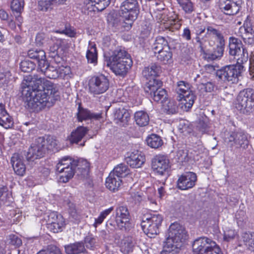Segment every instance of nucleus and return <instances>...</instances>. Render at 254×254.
Returning a JSON list of instances; mask_svg holds the SVG:
<instances>
[{
  "label": "nucleus",
  "mask_w": 254,
  "mask_h": 254,
  "mask_svg": "<svg viewBox=\"0 0 254 254\" xmlns=\"http://www.w3.org/2000/svg\"><path fill=\"white\" fill-rule=\"evenodd\" d=\"M254 31V27L252 25L251 20L249 16H247L243 25L240 27L237 34L239 36L243 38L245 35H247Z\"/></svg>",
  "instance_id": "obj_33"
},
{
  "label": "nucleus",
  "mask_w": 254,
  "mask_h": 254,
  "mask_svg": "<svg viewBox=\"0 0 254 254\" xmlns=\"http://www.w3.org/2000/svg\"><path fill=\"white\" fill-rule=\"evenodd\" d=\"M214 85L211 82H201L198 85V88L201 91L211 92L213 90Z\"/></svg>",
  "instance_id": "obj_57"
},
{
  "label": "nucleus",
  "mask_w": 254,
  "mask_h": 254,
  "mask_svg": "<svg viewBox=\"0 0 254 254\" xmlns=\"http://www.w3.org/2000/svg\"><path fill=\"white\" fill-rule=\"evenodd\" d=\"M45 52L43 50H30L28 52V56L30 59L38 61L41 58H45Z\"/></svg>",
  "instance_id": "obj_46"
},
{
  "label": "nucleus",
  "mask_w": 254,
  "mask_h": 254,
  "mask_svg": "<svg viewBox=\"0 0 254 254\" xmlns=\"http://www.w3.org/2000/svg\"><path fill=\"white\" fill-rule=\"evenodd\" d=\"M176 0L186 12L190 13L193 11V4L190 0Z\"/></svg>",
  "instance_id": "obj_49"
},
{
  "label": "nucleus",
  "mask_w": 254,
  "mask_h": 254,
  "mask_svg": "<svg viewBox=\"0 0 254 254\" xmlns=\"http://www.w3.org/2000/svg\"><path fill=\"white\" fill-rule=\"evenodd\" d=\"M49 40V36L46 35L43 33H38L36 37V42L39 45H47L48 40Z\"/></svg>",
  "instance_id": "obj_55"
},
{
  "label": "nucleus",
  "mask_w": 254,
  "mask_h": 254,
  "mask_svg": "<svg viewBox=\"0 0 254 254\" xmlns=\"http://www.w3.org/2000/svg\"><path fill=\"white\" fill-rule=\"evenodd\" d=\"M64 249L67 254H78L85 251L84 245L81 242L65 246Z\"/></svg>",
  "instance_id": "obj_29"
},
{
  "label": "nucleus",
  "mask_w": 254,
  "mask_h": 254,
  "mask_svg": "<svg viewBox=\"0 0 254 254\" xmlns=\"http://www.w3.org/2000/svg\"><path fill=\"white\" fill-rule=\"evenodd\" d=\"M25 107L35 112L52 106L59 89L56 84L45 78L26 76L21 84Z\"/></svg>",
  "instance_id": "obj_1"
},
{
  "label": "nucleus",
  "mask_w": 254,
  "mask_h": 254,
  "mask_svg": "<svg viewBox=\"0 0 254 254\" xmlns=\"http://www.w3.org/2000/svg\"><path fill=\"white\" fill-rule=\"evenodd\" d=\"M244 66L240 64L226 65L217 70L216 76L218 80L230 84L238 82L239 77L244 70Z\"/></svg>",
  "instance_id": "obj_5"
},
{
  "label": "nucleus",
  "mask_w": 254,
  "mask_h": 254,
  "mask_svg": "<svg viewBox=\"0 0 254 254\" xmlns=\"http://www.w3.org/2000/svg\"><path fill=\"white\" fill-rule=\"evenodd\" d=\"M47 224L48 228L54 233L62 231L65 225L64 218L55 212H51L48 216Z\"/></svg>",
  "instance_id": "obj_20"
},
{
  "label": "nucleus",
  "mask_w": 254,
  "mask_h": 254,
  "mask_svg": "<svg viewBox=\"0 0 254 254\" xmlns=\"http://www.w3.org/2000/svg\"><path fill=\"white\" fill-rule=\"evenodd\" d=\"M13 124L12 118L5 110L4 105L0 104V125L5 128H9Z\"/></svg>",
  "instance_id": "obj_25"
},
{
  "label": "nucleus",
  "mask_w": 254,
  "mask_h": 254,
  "mask_svg": "<svg viewBox=\"0 0 254 254\" xmlns=\"http://www.w3.org/2000/svg\"><path fill=\"white\" fill-rule=\"evenodd\" d=\"M235 107L243 114L254 110V90L248 88L241 91L237 97Z\"/></svg>",
  "instance_id": "obj_9"
},
{
  "label": "nucleus",
  "mask_w": 254,
  "mask_h": 254,
  "mask_svg": "<svg viewBox=\"0 0 254 254\" xmlns=\"http://www.w3.org/2000/svg\"><path fill=\"white\" fill-rule=\"evenodd\" d=\"M170 161L166 155L158 154L151 160V169L154 173L159 176H165L170 168Z\"/></svg>",
  "instance_id": "obj_14"
},
{
  "label": "nucleus",
  "mask_w": 254,
  "mask_h": 254,
  "mask_svg": "<svg viewBox=\"0 0 254 254\" xmlns=\"http://www.w3.org/2000/svg\"><path fill=\"white\" fill-rule=\"evenodd\" d=\"M242 239L248 248L254 251V233H245L242 235Z\"/></svg>",
  "instance_id": "obj_41"
},
{
  "label": "nucleus",
  "mask_w": 254,
  "mask_h": 254,
  "mask_svg": "<svg viewBox=\"0 0 254 254\" xmlns=\"http://www.w3.org/2000/svg\"><path fill=\"white\" fill-rule=\"evenodd\" d=\"M88 86L89 93L96 96L105 93L108 89L109 81L106 76L100 74L91 78Z\"/></svg>",
  "instance_id": "obj_12"
},
{
  "label": "nucleus",
  "mask_w": 254,
  "mask_h": 254,
  "mask_svg": "<svg viewBox=\"0 0 254 254\" xmlns=\"http://www.w3.org/2000/svg\"><path fill=\"white\" fill-rule=\"evenodd\" d=\"M127 171V166L125 165L121 164L116 167L111 173L114 174L115 176L119 177L120 179H122V178L126 175Z\"/></svg>",
  "instance_id": "obj_44"
},
{
  "label": "nucleus",
  "mask_w": 254,
  "mask_h": 254,
  "mask_svg": "<svg viewBox=\"0 0 254 254\" xmlns=\"http://www.w3.org/2000/svg\"><path fill=\"white\" fill-rule=\"evenodd\" d=\"M115 118L118 124L124 126L127 124L130 119V114L126 109L119 108L115 112Z\"/></svg>",
  "instance_id": "obj_28"
},
{
  "label": "nucleus",
  "mask_w": 254,
  "mask_h": 254,
  "mask_svg": "<svg viewBox=\"0 0 254 254\" xmlns=\"http://www.w3.org/2000/svg\"><path fill=\"white\" fill-rule=\"evenodd\" d=\"M240 0H219L218 6L220 9L225 14L233 15L240 10Z\"/></svg>",
  "instance_id": "obj_17"
},
{
  "label": "nucleus",
  "mask_w": 254,
  "mask_h": 254,
  "mask_svg": "<svg viewBox=\"0 0 254 254\" xmlns=\"http://www.w3.org/2000/svg\"><path fill=\"white\" fill-rule=\"evenodd\" d=\"M97 4L98 9L104 10L110 3L111 0H91Z\"/></svg>",
  "instance_id": "obj_61"
},
{
  "label": "nucleus",
  "mask_w": 254,
  "mask_h": 254,
  "mask_svg": "<svg viewBox=\"0 0 254 254\" xmlns=\"http://www.w3.org/2000/svg\"><path fill=\"white\" fill-rule=\"evenodd\" d=\"M37 254H62L59 248L55 246H50L47 249L40 251Z\"/></svg>",
  "instance_id": "obj_56"
},
{
  "label": "nucleus",
  "mask_w": 254,
  "mask_h": 254,
  "mask_svg": "<svg viewBox=\"0 0 254 254\" xmlns=\"http://www.w3.org/2000/svg\"><path fill=\"white\" fill-rule=\"evenodd\" d=\"M134 120L138 126L144 127L148 124L149 117L146 112L143 111H139L134 114Z\"/></svg>",
  "instance_id": "obj_30"
},
{
  "label": "nucleus",
  "mask_w": 254,
  "mask_h": 254,
  "mask_svg": "<svg viewBox=\"0 0 254 254\" xmlns=\"http://www.w3.org/2000/svg\"><path fill=\"white\" fill-rule=\"evenodd\" d=\"M160 71V67L156 64H152L151 65L145 67L143 71V75L146 77V78H148L149 77H154L157 76L159 73Z\"/></svg>",
  "instance_id": "obj_39"
},
{
  "label": "nucleus",
  "mask_w": 254,
  "mask_h": 254,
  "mask_svg": "<svg viewBox=\"0 0 254 254\" xmlns=\"http://www.w3.org/2000/svg\"><path fill=\"white\" fill-rule=\"evenodd\" d=\"M248 136V134L244 131H231L225 134L224 141L230 147L238 145L240 147L246 148L249 144Z\"/></svg>",
  "instance_id": "obj_13"
},
{
  "label": "nucleus",
  "mask_w": 254,
  "mask_h": 254,
  "mask_svg": "<svg viewBox=\"0 0 254 254\" xmlns=\"http://www.w3.org/2000/svg\"><path fill=\"white\" fill-rule=\"evenodd\" d=\"M229 42V54L235 57L239 56L242 53V50L244 48L241 41L237 38L231 37Z\"/></svg>",
  "instance_id": "obj_23"
},
{
  "label": "nucleus",
  "mask_w": 254,
  "mask_h": 254,
  "mask_svg": "<svg viewBox=\"0 0 254 254\" xmlns=\"http://www.w3.org/2000/svg\"><path fill=\"white\" fill-rule=\"evenodd\" d=\"M237 236V232L233 229H228L224 231V239L226 241H230Z\"/></svg>",
  "instance_id": "obj_59"
},
{
  "label": "nucleus",
  "mask_w": 254,
  "mask_h": 254,
  "mask_svg": "<svg viewBox=\"0 0 254 254\" xmlns=\"http://www.w3.org/2000/svg\"><path fill=\"white\" fill-rule=\"evenodd\" d=\"M127 163L132 168H139L145 162V157L143 153L138 151L132 152L127 159Z\"/></svg>",
  "instance_id": "obj_21"
},
{
  "label": "nucleus",
  "mask_w": 254,
  "mask_h": 254,
  "mask_svg": "<svg viewBox=\"0 0 254 254\" xmlns=\"http://www.w3.org/2000/svg\"><path fill=\"white\" fill-rule=\"evenodd\" d=\"M163 218L159 214L154 213L144 215L141 222V227L148 237H154L159 232Z\"/></svg>",
  "instance_id": "obj_8"
},
{
  "label": "nucleus",
  "mask_w": 254,
  "mask_h": 254,
  "mask_svg": "<svg viewBox=\"0 0 254 254\" xmlns=\"http://www.w3.org/2000/svg\"><path fill=\"white\" fill-rule=\"evenodd\" d=\"M147 145L152 148H158L163 144V141L158 135L152 134L146 138Z\"/></svg>",
  "instance_id": "obj_38"
},
{
  "label": "nucleus",
  "mask_w": 254,
  "mask_h": 254,
  "mask_svg": "<svg viewBox=\"0 0 254 254\" xmlns=\"http://www.w3.org/2000/svg\"><path fill=\"white\" fill-rule=\"evenodd\" d=\"M70 72V69L69 66H61L56 67L50 65L45 71L44 74L49 78L57 79L58 78H67L69 76Z\"/></svg>",
  "instance_id": "obj_19"
},
{
  "label": "nucleus",
  "mask_w": 254,
  "mask_h": 254,
  "mask_svg": "<svg viewBox=\"0 0 254 254\" xmlns=\"http://www.w3.org/2000/svg\"><path fill=\"white\" fill-rule=\"evenodd\" d=\"M35 67V64L29 60L22 61L20 65L21 70L24 72H29L32 71Z\"/></svg>",
  "instance_id": "obj_47"
},
{
  "label": "nucleus",
  "mask_w": 254,
  "mask_h": 254,
  "mask_svg": "<svg viewBox=\"0 0 254 254\" xmlns=\"http://www.w3.org/2000/svg\"><path fill=\"white\" fill-rule=\"evenodd\" d=\"M132 65L129 55L124 50L117 49L115 50L107 62V65L116 74L125 75Z\"/></svg>",
  "instance_id": "obj_3"
},
{
  "label": "nucleus",
  "mask_w": 254,
  "mask_h": 254,
  "mask_svg": "<svg viewBox=\"0 0 254 254\" xmlns=\"http://www.w3.org/2000/svg\"><path fill=\"white\" fill-rule=\"evenodd\" d=\"M213 38L219 40L220 42L223 40V37L219 31L212 27H208L204 41Z\"/></svg>",
  "instance_id": "obj_40"
},
{
  "label": "nucleus",
  "mask_w": 254,
  "mask_h": 254,
  "mask_svg": "<svg viewBox=\"0 0 254 254\" xmlns=\"http://www.w3.org/2000/svg\"><path fill=\"white\" fill-rule=\"evenodd\" d=\"M11 163L13 170L17 175L22 176L26 171V167L23 159L18 154H14L11 158Z\"/></svg>",
  "instance_id": "obj_22"
},
{
  "label": "nucleus",
  "mask_w": 254,
  "mask_h": 254,
  "mask_svg": "<svg viewBox=\"0 0 254 254\" xmlns=\"http://www.w3.org/2000/svg\"><path fill=\"white\" fill-rule=\"evenodd\" d=\"M133 247V239L131 237L124 238L122 240L120 245L121 251L124 254H127L131 252Z\"/></svg>",
  "instance_id": "obj_34"
},
{
  "label": "nucleus",
  "mask_w": 254,
  "mask_h": 254,
  "mask_svg": "<svg viewBox=\"0 0 254 254\" xmlns=\"http://www.w3.org/2000/svg\"><path fill=\"white\" fill-rule=\"evenodd\" d=\"M193 254H223L215 242L207 237L196 239L192 245Z\"/></svg>",
  "instance_id": "obj_7"
},
{
  "label": "nucleus",
  "mask_w": 254,
  "mask_h": 254,
  "mask_svg": "<svg viewBox=\"0 0 254 254\" xmlns=\"http://www.w3.org/2000/svg\"><path fill=\"white\" fill-rule=\"evenodd\" d=\"M236 219L239 227L243 226L247 219L245 212L242 210L237 211L236 214Z\"/></svg>",
  "instance_id": "obj_53"
},
{
  "label": "nucleus",
  "mask_w": 254,
  "mask_h": 254,
  "mask_svg": "<svg viewBox=\"0 0 254 254\" xmlns=\"http://www.w3.org/2000/svg\"><path fill=\"white\" fill-rule=\"evenodd\" d=\"M249 74L250 78L254 79V54L250 59Z\"/></svg>",
  "instance_id": "obj_64"
},
{
  "label": "nucleus",
  "mask_w": 254,
  "mask_h": 254,
  "mask_svg": "<svg viewBox=\"0 0 254 254\" xmlns=\"http://www.w3.org/2000/svg\"><path fill=\"white\" fill-rule=\"evenodd\" d=\"M176 91L182 108L186 111H188L192 107L195 99L191 85L184 81H180L177 82Z\"/></svg>",
  "instance_id": "obj_6"
},
{
  "label": "nucleus",
  "mask_w": 254,
  "mask_h": 254,
  "mask_svg": "<svg viewBox=\"0 0 254 254\" xmlns=\"http://www.w3.org/2000/svg\"><path fill=\"white\" fill-rule=\"evenodd\" d=\"M73 167H74L75 172L77 169V170L82 174L88 172L89 164L86 160L84 159H74Z\"/></svg>",
  "instance_id": "obj_35"
},
{
  "label": "nucleus",
  "mask_w": 254,
  "mask_h": 254,
  "mask_svg": "<svg viewBox=\"0 0 254 254\" xmlns=\"http://www.w3.org/2000/svg\"><path fill=\"white\" fill-rule=\"evenodd\" d=\"M86 56L88 63L93 64H96L97 53L95 44L89 43Z\"/></svg>",
  "instance_id": "obj_36"
},
{
  "label": "nucleus",
  "mask_w": 254,
  "mask_h": 254,
  "mask_svg": "<svg viewBox=\"0 0 254 254\" xmlns=\"http://www.w3.org/2000/svg\"><path fill=\"white\" fill-rule=\"evenodd\" d=\"M96 243V239L91 235L87 236L84 239V247L87 249H93Z\"/></svg>",
  "instance_id": "obj_58"
},
{
  "label": "nucleus",
  "mask_w": 254,
  "mask_h": 254,
  "mask_svg": "<svg viewBox=\"0 0 254 254\" xmlns=\"http://www.w3.org/2000/svg\"><path fill=\"white\" fill-rule=\"evenodd\" d=\"M162 108L163 111L168 114H176L178 111L176 102L168 98L162 103Z\"/></svg>",
  "instance_id": "obj_32"
},
{
  "label": "nucleus",
  "mask_w": 254,
  "mask_h": 254,
  "mask_svg": "<svg viewBox=\"0 0 254 254\" xmlns=\"http://www.w3.org/2000/svg\"><path fill=\"white\" fill-rule=\"evenodd\" d=\"M74 159L69 157H64L57 164V170L60 174L59 181L66 183L73 177L75 174V168L73 167Z\"/></svg>",
  "instance_id": "obj_10"
},
{
  "label": "nucleus",
  "mask_w": 254,
  "mask_h": 254,
  "mask_svg": "<svg viewBox=\"0 0 254 254\" xmlns=\"http://www.w3.org/2000/svg\"><path fill=\"white\" fill-rule=\"evenodd\" d=\"M197 181V176L192 172H187L183 173L178 178L177 186L181 190H188L192 188Z\"/></svg>",
  "instance_id": "obj_16"
},
{
  "label": "nucleus",
  "mask_w": 254,
  "mask_h": 254,
  "mask_svg": "<svg viewBox=\"0 0 254 254\" xmlns=\"http://www.w3.org/2000/svg\"><path fill=\"white\" fill-rule=\"evenodd\" d=\"M97 4L92 2L91 0L90 1L88 2L85 5V10H86L87 14H91L92 12H95L96 11H102L98 9Z\"/></svg>",
  "instance_id": "obj_60"
},
{
  "label": "nucleus",
  "mask_w": 254,
  "mask_h": 254,
  "mask_svg": "<svg viewBox=\"0 0 254 254\" xmlns=\"http://www.w3.org/2000/svg\"><path fill=\"white\" fill-rule=\"evenodd\" d=\"M11 193L9 191L7 187L2 186L0 187V203H5L7 201H10Z\"/></svg>",
  "instance_id": "obj_43"
},
{
  "label": "nucleus",
  "mask_w": 254,
  "mask_h": 254,
  "mask_svg": "<svg viewBox=\"0 0 254 254\" xmlns=\"http://www.w3.org/2000/svg\"><path fill=\"white\" fill-rule=\"evenodd\" d=\"M139 12V7L137 0H125L121 3L118 13L123 21V26L126 30L131 27Z\"/></svg>",
  "instance_id": "obj_4"
},
{
  "label": "nucleus",
  "mask_w": 254,
  "mask_h": 254,
  "mask_svg": "<svg viewBox=\"0 0 254 254\" xmlns=\"http://www.w3.org/2000/svg\"><path fill=\"white\" fill-rule=\"evenodd\" d=\"M244 42L249 45H254V31L242 38Z\"/></svg>",
  "instance_id": "obj_63"
},
{
  "label": "nucleus",
  "mask_w": 254,
  "mask_h": 254,
  "mask_svg": "<svg viewBox=\"0 0 254 254\" xmlns=\"http://www.w3.org/2000/svg\"><path fill=\"white\" fill-rule=\"evenodd\" d=\"M45 142L46 150L56 151L58 150L60 148L58 140L56 139L54 137H48L46 140H45Z\"/></svg>",
  "instance_id": "obj_42"
},
{
  "label": "nucleus",
  "mask_w": 254,
  "mask_h": 254,
  "mask_svg": "<svg viewBox=\"0 0 254 254\" xmlns=\"http://www.w3.org/2000/svg\"><path fill=\"white\" fill-rule=\"evenodd\" d=\"M106 187L111 191H115L119 190L122 185V180L114 174L110 173L106 180Z\"/></svg>",
  "instance_id": "obj_26"
},
{
  "label": "nucleus",
  "mask_w": 254,
  "mask_h": 254,
  "mask_svg": "<svg viewBox=\"0 0 254 254\" xmlns=\"http://www.w3.org/2000/svg\"><path fill=\"white\" fill-rule=\"evenodd\" d=\"M101 118V114L93 113L89 111L78 108V112L77 113V118L79 121L82 122L83 120H99Z\"/></svg>",
  "instance_id": "obj_27"
},
{
  "label": "nucleus",
  "mask_w": 254,
  "mask_h": 254,
  "mask_svg": "<svg viewBox=\"0 0 254 254\" xmlns=\"http://www.w3.org/2000/svg\"><path fill=\"white\" fill-rule=\"evenodd\" d=\"M88 129L86 127L80 126L73 130L67 137V139L71 143H78L87 133Z\"/></svg>",
  "instance_id": "obj_24"
},
{
  "label": "nucleus",
  "mask_w": 254,
  "mask_h": 254,
  "mask_svg": "<svg viewBox=\"0 0 254 254\" xmlns=\"http://www.w3.org/2000/svg\"><path fill=\"white\" fill-rule=\"evenodd\" d=\"M162 82L156 79L150 80L146 84L144 90L149 94L152 99L156 102L161 101V103L167 98V93L165 89L160 88Z\"/></svg>",
  "instance_id": "obj_11"
},
{
  "label": "nucleus",
  "mask_w": 254,
  "mask_h": 254,
  "mask_svg": "<svg viewBox=\"0 0 254 254\" xmlns=\"http://www.w3.org/2000/svg\"><path fill=\"white\" fill-rule=\"evenodd\" d=\"M37 63L38 64L39 68L43 73H44L45 71L48 68L49 66H50L48 64L46 57L45 58H41L38 61H37Z\"/></svg>",
  "instance_id": "obj_62"
},
{
  "label": "nucleus",
  "mask_w": 254,
  "mask_h": 254,
  "mask_svg": "<svg viewBox=\"0 0 254 254\" xmlns=\"http://www.w3.org/2000/svg\"><path fill=\"white\" fill-rule=\"evenodd\" d=\"M176 159L177 162L180 163H183L189 160L188 154L187 150H179L176 154Z\"/></svg>",
  "instance_id": "obj_51"
},
{
  "label": "nucleus",
  "mask_w": 254,
  "mask_h": 254,
  "mask_svg": "<svg viewBox=\"0 0 254 254\" xmlns=\"http://www.w3.org/2000/svg\"><path fill=\"white\" fill-rule=\"evenodd\" d=\"M237 60V64H236L242 65L247 62L249 58V54L247 50L245 48L242 50V53L240 54L239 56L235 57Z\"/></svg>",
  "instance_id": "obj_54"
},
{
  "label": "nucleus",
  "mask_w": 254,
  "mask_h": 254,
  "mask_svg": "<svg viewBox=\"0 0 254 254\" xmlns=\"http://www.w3.org/2000/svg\"><path fill=\"white\" fill-rule=\"evenodd\" d=\"M45 139L39 137L35 139L28 149L26 158L28 161H34L42 158L46 152Z\"/></svg>",
  "instance_id": "obj_15"
},
{
  "label": "nucleus",
  "mask_w": 254,
  "mask_h": 254,
  "mask_svg": "<svg viewBox=\"0 0 254 254\" xmlns=\"http://www.w3.org/2000/svg\"><path fill=\"white\" fill-rule=\"evenodd\" d=\"M24 5V0H12L10 7L13 11L20 13L23 10Z\"/></svg>",
  "instance_id": "obj_45"
},
{
  "label": "nucleus",
  "mask_w": 254,
  "mask_h": 254,
  "mask_svg": "<svg viewBox=\"0 0 254 254\" xmlns=\"http://www.w3.org/2000/svg\"><path fill=\"white\" fill-rule=\"evenodd\" d=\"M187 239L185 228L178 223H172L169 227L168 236L161 254H178Z\"/></svg>",
  "instance_id": "obj_2"
},
{
  "label": "nucleus",
  "mask_w": 254,
  "mask_h": 254,
  "mask_svg": "<svg viewBox=\"0 0 254 254\" xmlns=\"http://www.w3.org/2000/svg\"><path fill=\"white\" fill-rule=\"evenodd\" d=\"M157 59L164 64H170L172 62V54L170 47L167 50H164L157 53Z\"/></svg>",
  "instance_id": "obj_37"
},
{
  "label": "nucleus",
  "mask_w": 254,
  "mask_h": 254,
  "mask_svg": "<svg viewBox=\"0 0 254 254\" xmlns=\"http://www.w3.org/2000/svg\"><path fill=\"white\" fill-rule=\"evenodd\" d=\"M57 33L64 34L66 36L74 38L76 37V33L74 29L71 27L65 26V28L63 30H58L55 31Z\"/></svg>",
  "instance_id": "obj_52"
},
{
  "label": "nucleus",
  "mask_w": 254,
  "mask_h": 254,
  "mask_svg": "<svg viewBox=\"0 0 254 254\" xmlns=\"http://www.w3.org/2000/svg\"><path fill=\"white\" fill-rule=\"evenodd\" d=\"M6 243L15 247H19L22 244V241L17 235L10 234L6 238Z\"/></svg>",
  "instance_id": "obj_50"
},
{
  "label": "nucleus",
  "mask_w": 254,
  "mask_h": 254,
  "mask_svg": "<svg viewBox=\"0 0 254 254\" xmlns=\"http://www.w3.org/2000/svg\"><path fill=\"white\" fill-rule=\"evenodd\" d=\"M194 29L196 35L195 38L196 41L199 43L200 47H201L205 38H203V37H201V35L202 33L204 32L205 27L201 25H196Z\"/></svg>",
  "instance_id": "obj_48"
},
{
  "label": "nucleus",
  "mask_w": 254,
  "mask_h": 254,
  "mask_svg": "<svg viewBox=\"0 0 254 254\" xmlns=\"http://www.w3.org/2000/svg\"><path fill=\"white\" fill-rule=\"evenodd\" d=\"M169 46L167 40L162 36H158L152 46V49L154 53L164 50H167Z\"/></svg>",
  "instance_id": "obj_31"
},
{
  "label": "nucleus",
  "mask_w": 254,
  "mask_h": 254,
  "mask_svg": "<svg viewBox=\"0 0 254 254\" xmlns=\"http://www.w3.org/2000/svg\"><path fill=\"white\" fill-rule=\"evenodd\" d=\"M129 213L125 206H120L116 210V221L118 228L127 230L129 227Z\"/></svg>",
  "instance_id": "obj_18"
}]
</instances>
